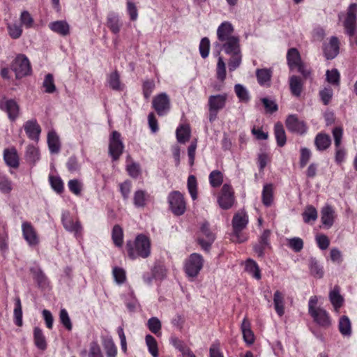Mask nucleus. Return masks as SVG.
<instances>
[{
	"label": "nucleus",
	"instance_id": "412c9836",
	"mask_svg": "<svg viewBox=\"0 0 357 357\" xmlns=\"http://www.w3.org/2000/svg\"><path fill=\"white\" fill-rule=\"evenodd\" d=\"M314 321L321 326L328 327L331 324L330 318L327 312L320 307H317V310L310 314Z\"/></svg>",
	"mask_w": 357,
	"mask_h": 357
},
{
	"label": "nucleus",
	"instance_id": "2eb2a0df",
	"mask_svg": "<svg viewBox=\"0 0 357 357\" xmlns=\"http://www.w3.org/2000/svg\"><path fill=\"white\" fill-rule=\"evenodd\" d=\"M234 27L229 22H222L217 29V36L218 43H222L225 40L231 39V38H236V36L233 34Z\"/></svg>",
	"mask_w": 357,
	"mask_h": 357
},
{
	"label": "nucleus",
	"instance_id": "79ce46f5",
	"mask_svg": "<svg viewBox=\"0 0 357 357\" xmlns=\"http://www.w3.org/2000/svg\"><path fill=\"white\" fill-rule=\"evenodd\" d=\"M123 229L122 228L116 225H114L112 232V237L114 243L117 247H121L123 244Z\"/></svg>",
	"mask_w": 357,
	"mask_h": 357
},
{
	"label": "nucleus",
	"instance_id": "c9c22d12",
	"mask_svg": "<svg viewBox=\"0 0 357 357\" xmlns=\"http://www.w3.org/2000/svg\"><path fill=\"white\" fill-rule=\"evenodd\" d=\"M245 271L255 279H261L260 269L254 260L248 259L245 261Z\"/></svg>",
	"mask_w": 357,
	"mask_h": 357
},
{
	"label": "nucleus",
	"instance_id": "774afa93",
	"mask_svg": "<svg viewBox=\"0 0 357 357\" xmlns=\"http://www.w3.org/2000/svg\"><path fill=\"white\" fill-rule=\"evenodd\" d=\"M155 89V83L153 80H146L143 84V94L146 99L150 98Z\"/></svg>",
	"mask_w": 357,
	"mask_h": 357
},
{
	"label": "nucleus",
	"instance_id": "5701e85b",
	"mask_svg": "<svg viewBox=\"0 0 357 357\" xmlns=\"http://www.w3.org/2000/svg\"><path fill=\"white\" fill-rule=\"evenodd\" d=\"M328 297L335 311L338 312L344 303V298L340 294V287L337 285L335 286L333 289L330 291Z\"/></svg>",
	"mask_w": 357,
	"mask_h": 357
},
{
	"label": "nucleus",
	"instance_id": "4c0bfd02",
	"mask_svg": "<svg viewBox=\"0 0 357 357\" xmlns=\"http://www.w3.org/2000/svg\"><path fill=\"white\" fill-rule=\"evenodd\" d=\"M309 268L313 276L318 278H321L324 276L323 268L315 258L311 257L310 259Z\"/></svg>",
	"mask_w": 357,
	"mask_h": 357
},
{
	"label": "nucleus",
	"instance_id": "c756f323",
	"mask_svg": "<svg viewBox=\"0 0 357 357\" xmlns=\"http://www.w3.org/2000/svg\"><path fill=\"white\" fill-rule=\"evenodd\" d=\"M177 141L181 144H185L190 139V128L188 125H181L176 131Z\"/></svg>",
	"mask_w": 357,
	"mask_h": 357
},
{
	"label": "nucleus",
	"instance_id": "864d4df0",
	"mask_svg": "<svg viewBox=\"0 0 357 357\" xmlns=\"http://www.w3.org/2000/svg\"><path fill=\"white\" fill-rule=\"evenodd\" d=\"M188 188L189 193L193 200L197 198V180L196 177L193 175H190L188 178Z\"/></svg>",
	"mask_w": 357,
	"mask_h": 357
},
{
	"label": "nucleus",
	"instance_id": "72a5a7b5",
	"mask_svg": "<svg viewBox=\"0 0 357 357\" xmlns=\"http://www.w3.org/2000/svg\"><path fill=\"white\" fill-rule=\"evenodd\" d=\"M33 338L36 346L41 350H45L47 348V342L45 337L43 331L38 327H36L33 331Z\"/></svg>",
	"mask_w": 357,
	"mask_h": 357
},
{
	"label": "nucleus",
	"instance_id": "cd10ccee",
	"mask_svg": "<svg viewBox=\"0 0 357 357\" xmlns=\"http://www.w3.org/2000/svg\"><path fill=\"white\" fill-rule=\"evenodd\" d=\"M289 87L291 93L299 97L303 91V82L300 77L293 75L289 78Z\"/></svg>",
	"mask_w": 357,
	"mask_h": 357
},
{
	"label": "nucleus",
	"instance_id": "f3484780",
	"mask_svg": "<svg viewBox=\"0 0 357 357\" xmlns=\"http://www.w3.org/2000/svg\"><path fill=\"white\" fill-rule=\"evenodd\" d=\"M63 227L68 231L74 232L75 235L82 230V225L79 221L74 222L70 215L68 211H64L61 217Z\"/></svg>",
	"mask_w": 357,
	"mask_h": 357
},
{
	"label": "nucleus",
	"instance_id": "bb28decb",
	"mask_svg": "<svg viewBox=\"0 0 357 357\" xmlns=\"http://www.w3.org/2000/svg\"><path fill=\"white\" fill-rule=\"evenodd\" d=\"M256 76L257 82L261 86H270L272 77V71L271 69H257L256 70Z\"/></svg>",
	"mask_w": 357,
	"mask_h": 357
},
{
	"label": "nucleus",
	"instance_id": "7ed1b4c3",
	"mask_svg": "<svg viewBox=\"0 0 357 357\" xmlns=\"http://www.w3.org/2000/svg\"><path fill=\"white\" fill-rule=\"evenodd\" d=\"M357 3H351L347 10V15L343 22L345 33L350 38H354L357 45Z\"/></svg>",
	"mask_w": 357,
	"mask_h": 357
},
{
	"label": "nucleus",
	"instance_id": "e2e57ef3",
	"mask_svg": "<svg viewBox=\"0 0 357 357\" xmlns=\"http://www.w3.org/2000/svg\"><path fill=\"white\" fill-rule=\"evenodd\" d=\"M319 96L324 105H327L333 97V90L330 87H326L319 91Z\"/></svg>",
	"mask_w": 357,
	"mask_h": 357
},
{
	"label": "nucleus",
	"instance_id": "9d476101",
	"mask_svg": "<svg viewBox=\"0 0 357 357\" xmlns=\"http://www.w3.org/2000/svg\"><path fill=\"white\" fill-rule=\"evenodd\" d=\"M218 202L222 209H229L233 206L234 202V192L229 185L225 184L222 186Z\"/></svg>",
	"mask_w": 357,
	"mask_h": 357
},
{
	"label": "nucleus",
	"instance_id": "58836bf2",
	"mask_svg": "<svg viewBox=\"0 0 357 357\" xmlns=\"http://www.w3.org/2000/svg\"><path fill=\"white\" fill-rule=\"evenodd\" d=\"M3 158L8 166L13 168L19 166L18 157L15 151L6 149L3 153Z\"/></svg>",
	"mask_w": 357,
	"mask_h": 357
},
{
	"label": "nucleus",
	"instance_id": "49530a36",
	"mask_svg": "<svg viewBox=\"0 0 357 357\" xmlns=\"http://www.w3.org/2000/svg\"><path fill=\"white\" fill-rule=\"evenodd\" d=\"M326 80L333 85L338 86L340 84V75L336 68L328 70L326 73Z\"/></svg>",
	"mask_w": 357,
	"mask_h": 357
},
{
	"label": "nucleus",
	"instance_id": "0eeeda50",
	"mask_svg": "<svg viewBox=\"0 0 357 357\" xmlns=\"http://www.w3.org/2000/svg\"><path fill=\"white\" fill-rule=\"evenodd\" d=\"M215 239V235L211 231L209 223L208 222H203L200 227V234L197 240L198 243L202 249L208 251Z\"/></svg>",
	"mask_w": 357,
	"mask_h": 357
},
{
	"label": "nucleus",
	"instance_id": "a878e982",
	"mask_svg": "<svg viewBox=\"0 0 357 357\" xmlns=\"http://www.w3.org/2000/svg\"><path fill=\"white\" fill-rule=\"evenodd\" d=\"M241 328L244 341L249 345L252 344L255 342V336L250 328V323L246 318L243 320Z\"/></svg>",
	"mask_w": 357,
	"mask_h": 357
},
{
	"label": "nucleus",
	"instance_id": "680f3d73",
	"mask_svg": "<svg viewBox=\"0 0 357 357\" xmlns=\"http://www.w3.org/2000/svg\"><path fill=\"white\" fill-rule=\"evenodd\" d=\"M112 273L116 283L121 284L126 281V272L123 268L115 267L113 268Z\"/></svg>",
	"mask_w": 357,
	"mask_h": 357
},
{
	"label": "nucleus",
	"instance_id": "bf43d9fd",
	"mask_svg": "<svg viewBox=\"0 0 357 357\" xmlns=\"http://www.w3.org/2000/svg\"><path fill=\"white\" fill-rule=\"evenodd\" d=\"M26 159L33 163H35L39 159L38 150L33 146H29L26 151Z\"/></svg>",
	"mask_w": 357,
	"mask_h": 357
},
{
	"label": "nucleus",
	"instance_id": "338daca9",
	"mask_svg": "<svg viewBox=\"0 0 357 357\" xmlns=\"http://www.w3.org/2000/svg\"><path fill=\"white\" fill-rule=\"evenodd\" d=\"M312 153L309 149L302 148L301 149V157H300V166L303 168L307 163L309 162L311 158Z\"/></svg>",
	"mask_w": 357,
	"mask_h": 357
},
{
	"label": "nucleus",
	"instance_id": "1a4fd4ad",
	"mask_svg": "<svg viewBox=\"0 0 357 357\" xmlns=\"http://www.w3.org/2000/svg\"><path fill=\"white\" fill-rule=\"evenodd\" d=\"M123 147L120 133L117 131H114L110 137L109 145V153L114 160L119 159L123 153Z\"/></svg>",
	"mask_w": 357,
	"mask_h": 357
},
{
	"label": "nucleus",
	"instance_id": "393cba45",
	"mask_svg": "<svg viewBox=\"0 0 357 357\" xmlns=\"http://www.w3.org/2000/svg\"><path fill=\"white\" fill-rule=\"evenodd\" d=\"M338 329L340 333L344 336L347 337H349L351 335V323L349 318L346 316H342L339 319L338 323Z\"/></svg>",
	"mask_w": 357,
	"mask_h": 357
},
{
	"label": "nucleus",
	"instance_id": "13d9d810",
	"mask_svg": "<svg viewBox=\"0 0 357 357\" xmlns=\"http://www.w3.org/2000/svg\"><path fill=\"white\" fill-rule=\"evenodd\" d=\"M217 77L221 81H223L226 77V66L222 56H219L218 60Z\"/></svg>",
	"mask_w": 357,
	"mask_h": 357
},
{
	"label": "nucleus",
	"instance_id": "c85d7f7f",
	"mask_svg": "<svg viewBox=\"0 0 357 357\" xmlns=\"http://www.w3.org/2000/svg\"><path fill=\"white\" fill-rule=\"evenodd\" d=\"M273 303L277 314L282 317L284 314V298L282 293L278 290L274 293Z\"/></svg>",
	"mask_w": 357,
	"mask_h": 357
},
{
	"label": "nucleus",
	"instance_id": "6e6552de",
	"mask_svg": "<svg viewBox=\"0 0 357 357\" xmlns=\"http://www.w3.org/2000/svg\"><path fill=\"white\" fill-rule=\"evenodd\" d=\"M11 68L15 72L17 79L29 75L31 71L29 61L22 54H20L15 58L12 63Z\"/></svg>",
	"mask_w": 357,
	"mask_h": 357
},
{
	"label": "nucleus",
	"instance_id": "f704fd0d",
	"mask_svg": "<svg viewBox=\"0 0 357 357\" xmlns=\"http://www.w3.org/2000/svg\"><path fill=\"white\" fill-rule=\"evenodd\" d=\"M287 59L288 65L291 69L301 63L300 54L296 48H291L288 51Z\"/></svg>",
	"mask_w": 357,
	"mask_h": 357
},
{
	"label": "nucleus",
	"instance_id": "f257e3e1",
	"mask_svg": "<svg viewBox=\"0 0 357 357\" xmlns=\"http://www.w3.org/2000/svg\"><path fill=\"white\" fill-rule=\"evenodd\" d=\"M215 47H220L225 54L230 56L228 61L229 71H234L240 66L242 61V54L238 37L231 38V39L220 43L216 42Z\"/></svg>",
	"mask_w": 357,
	"mask_h": 357
},
{
	"label": "nucleus",
	"instance_id": "2f4dec72",
	"mask_svg": "<svg viewBox=\"0 0 357 357\" xmlns=\"http://www.w3.org/2000/svg\"><path fill=\"white\" fill-rule=\"evenodd\" d=\"M47 143L50 152L57 153L60 150L59 139L56 133L54 131L50 132L47 135Z\"/></svg>",
	"mask_w": 357,
	"mask_h": 357
},
{
	"label": "nucleus",
	"instance_id": "f8f14e48",
	"mask_svg": "<svg viewBox=\"0 0 357 357\" xmlns=\"http://www.w3.org/2000/svg\"><path fill=\"white\" fill-rule=\"evenodd\" d=\"M0 109L8 114V118L11 121H15L19 115L20 107L13 99L1 100Z\"/></svg>",
	"mask_w": 357,
	"mask_h": 357
},
{
	"label": "nucleus",
	"instance_id": "9b49d317",
	"mask_svg": "<svg viewBox=\"0 0 357 357\" xmlns=\"http://www.w3.org/2000/svg\"><path fill=\"white\" fill-rule=\"evenodd\" d=\"M153 107L159 116L165 115L170 109V99L167 93H161L153 100Z\"/></svg>",
	"mask_w": 357,
	"mask_h": 357
},
{
	"label": "nucleus",
	"instance_id": "423d86ee",
	"mask_svg": "<svg viewBox=\"0 0 357 357\" xmlns=\"http://www.w3.org/2000/svg\"><path fill=\"white\" fill-rule=\"evenodd\" d=\"M168 202L172 212L176 215H183L186 209L184 198L178 191H174L168 196Z\"/></svg>",
	"mask_w": 357,
	"mask_h": 357
},
{
	"label": "nucleus",
	"instance_id": "473e14b6",
	"mask_svg": "<svg viewBox=\"0 0 357 357\" xmlns=\"http://www.w3.org/2000/svg\"><path fill=\"white\" fill-rule=\"evenodd\" d=\"M274 134L278 146L280 147L284 146L287 142V137L283 126L280 123H277L275 125Z\"/></svg>",
	"mask_w": 357,
	"mask_h": 357
},
{
	"label": "nucleus",
	"instance_id": "69168bd1",
	"mask_svg": "<svg viewBox=\"0 0 357 357\" xmlns=\"http://www.w3.org/2000/svg\"><path fill=\"white\" fill-rule=\"evenodd\" d=\"M50 182L52 188L58 193H61L63 190V184L61 179L57 176H50Z\"/></svg>",
	"mask_w": 357,
	"mask_h": 357
},
{
	"label": "nucleus",
	"instance_id": "aec40b11",
	"mask_svg": "<svg viewBox=\"0 0 357 357\" xmlns=\"http://www.w3.org/2000/svg\"><path fill=\"white\" fill-rule=\"evenodd\" d=\"M106 25L113 33L117 34L119 33L123 24L120 21L117 13L110 12L107 16Z\"/></svg>",
	"mask_w": 357,
	"mask_h": 357
},
{
	"label": "nucleus",
	"instance_id": "e433bc0d",
	"mask_svg": "<svg viewBox=\"0 0 357 357\" xmlns=\"http://www.w3.org/2000/svg\"><path fill=\"white\" fill-rule=\"evenodd\" d=\"M149 198L147 192L142 190H137L134 193L133 203L136 207H144Z\"/></svg>",
	"mask_w": 357,
	"mask_h": 357
},
{
	"label": "nucleus",
	"instance_id": "3c124183",
	"mask_svg": "<svg viewBox=\"0 0 357 357\" xmlns=\"http://www.w3.org/2000/svg\"><path fill=\"white\" fill-rule=\"evenodd\" d=\"M235 93L241 102H248L250 99L247 89L241 84H237L234 86Z\"/></svg>",
	"mask_w": 357,
	"mask_h": 357
},
{
	"label": "nucleus",
	"instance_id": "ea45409f",
	"mask_svg": "<svg viewBox=\"0 0 357 357\" xmlns=\"http://www.w3.org/2000/svg\"><path fill=\"white\" fill-rule=\"evenodd\" d=\"M273 200V186L271 184H266L264 186L262 191V202L266 206H269L271 205Z\"/></svg>",
	"mask_w": 357,
	"mask_h": 357
},
{
	"label": "nucleus",
	"instance_id": "6ab92c4d",
	"mask_svg": "<svg viewBox=\"0 0 357 357\" xmlns=\"http://www.w3.org/2000/svg\"><path fill=\"white\" fill-rule=\"evenodd\" d=\"M24 128L26 135L31 139L38 140L41 130L36 120L32 119L27 121L24 126Z\"/></svg>",
	"mask_w": 357,
	"mask_h": 357
},
{
	"label": "nucleus",
	"instance_id": "09e8293b",
	"mask_svg": "<svg viewBox=\"0 0 357 357\" xmlns=\"http://www.w3.org/2000/svg\"><path fill=\"white\" fill-rule=\"evenodd\" d=\"M303 220L308 223L311 220L314 221L317 218V211L312 206H308L303 213Z\"/></svg>",
	"mask_w": 357,
	"mask_h": 357
},
{
	"label": "nucleus",
	"instance_id": "7c9ffc66",
	"mask_svg": "<svg viewBox=\"0 0 357 357\" xmlns=\"http://www.w3.org/2000/svg\"><path fill=\"white\" fill-rule=\"evenodd\" d=\"M314 144L318 150L324 151L330 146L331 139L329 135L319 133L315 137Z\"/></svg>",
	"mask_w": 357,
	"mask_h": 357
},
{
	"label": "nucleus",
	"instance_id": "0e129e2a",
	"mask_svg": "<svg viewBox=\"0 0 357 357\" xmlns=\"http://www.w3.org/2000/svg\"><path fill=\"white\" fill-rule=\"evenodd\" d=\"M210 49V41L208 38L205 37L201 40L199 44V52L201 56L205 59L208 56Z\"/></svg>",
	"mask_w": 357,
	"mask_h": 357
},
{
	"label": "nucleus",
	"instance_id": "b1692460",
	"mask_svg": "<svg viewBox=\"0 0 357 357\" xmlns=\"http://www.w3.org/2000/svg\"><path fill=\"white\" fill-rule=\"evenodd\" d=\"M339 40L335 36L331 38L329 43L324 47V54L327 59H334L339 53Z\"/></svg>",
	"mask_w": 357,
	"mask_h": 357
},
{
	"label": "nucleus",
	"instance_id": "f03ea898",
	"mask_svg": "<svg viewBox=\"0 0 357 357\" xmlns=\"http://www.w3.org/2000/svg\"><path fill=\"white\" fill-rule=\"evenodd\" d=\"M126 249L128 256L134 259L138 257H148L151 254L149 239L143 234L138 235L134 242L128 241Z\"/></svg>",
	"mask_w": 357,
	"mask_h": 357
},
{
	"label": "nucleus",
	"instance_id": "a18cd8bd",
	"mask_svg": "<svg viewBox=\"0 0 357 357\" xmlns=\"http://www.w3.org/2000/svg\"><path fill=\"white\" fill-rule=\"evenodd\" d=\"M43 86L45 88V91L48 93H52L56 91V86L53 75L50 73L45 75Z\"/></svg>",
	"mask_w": 357,
	"mask_h": 357
},
{
	"label": "nucleus",
	"instance_id": "de8ad7c7",
	"mask_svg": "<svg viewBox=\"0 0 357 357\" xmlns=\"http://www.w3.org/2000/svg\"><path fill=\"white\" fill-rule=\"evenodd\" d=\"M209 181L211 185L214 187L220 186L223 181V175L218 170L212 171L209 175Z\"/></svg>",
	"mask_w": 357,
	"mask_h": 357
},
{
	"label": "nucleus",
	"instance_id": "ddd939ff",
	"mask_svg": "<svg viewBox=\"0 0 357 357\" xmlns=\"http://www.w3.org/2000/svg\"><path fill=\"white\" fill-rule=\"evenodd\" d=\"M22 234L30 246H36L39 243V237L36 229L28 222H24L22 225Z\"/></svg>",
	"mask_w": 357,
	"mask_h": 357
},
{
	"label": "nucleus",
	"instance_id": "4468645a",
	"mask_svg": "<svg viewBox=\"0 0 357 357\" xmlns=\"http://www.w3.org/2000/svg\"><path fill=\"white\" fill-rule=\"evenodd\" d=\"M227 98V96L226 94H218L209 97V111L211 113H214V118H216L218 112L225 106Z\"/></svg>",
	"mask_w": 357,
	"mask_h": 357
},
{
	"label": "nucleus",
	"instance_id": "603ef678",
	"mask_svg": "<svg viewBox=\"0 0 357 357\" xmlns=\"http://www.w3.org/2000/svg\"><path fill=\"white\" fill-rule=\"evenodd\" d=\"M8 31L9 36L13 39L19 38L22 33V29L21 25L16 23L8 24Z\"/></svg>",
	"mask_w": 357,
	"mask_h": 357
},
{
	"label": "nucleus",
	"instance_id": "20e7f679",
	"mask_svg": "<svg viewBox=\"0 0 357 357\" xmlns=\"http://www.w3.org/2000/svg\"><path fill=\"white\" fill-rule=\"evenodd\" d=\"M248 223V216L244 211H241L235 213L232 219L233 236L232 240L241 243L244 238H241V232L243 230Z\"/></svg>",
	"mask_w": 357,
	"mask_h": 357
},
{
	"label": "nucleus",
	"instance_id": "a19ab883",
	"mask_svg": "<svg viewBox=\"0 0 357 357\" xmlns=\"http://www.w3.org/2000/svg\"><path fill=\"white\" fill-rule=\"evenodd\" d=\"M107 82L110 88L115 91H121L123 88L120 82V77L116 71L112 73L107 79Z\"/></svg>",
	"mask_w": 357,
	"mask_h": 357
},
{
	"label": "nucleus",
	"instance_id": "8fccbe9b",
	"mask_svg": "<svg viewBox=\"0 0 357 357\" xmlns=\"http://www.w3.org/2000/svg\"><path fill=\"white\" fill-rule=\"evenodd\" d=\"M14 317L15 324L18 326H21L22 325V310L20 299L19 298L15 300Z\"/></svg>",
	"mask_w": 357,
	"mask_h": 357
},
{
	"label": "nucleus",
	"instance_id": "37998d69",
	"mask_svg": "<svg viewBox=\"0 0 357 357\" xmlns=\"http://www.w3.org/2000/svg\"><path fill=\"white\" fill-rule=\"evenodd\" d=\"M147 327L150 331L155 335L160 334L161 322L157 317H151L147 321Z\"/></svg>",
	"mask_w": 357,
	"mask_h": 357
},
{
	"label": "nucleus",
	"instance_id": "39448f33",
	"mask_svg": "<svg viewBox=\"0 0 357 357\" xmlns=\"http://www.w3.org/2000/svg\"><path fill=\"white\" fill-rule=\"evenodd\" d=\"M204 259L202 255L197 253H192L186 260L185 264V271L188 276L196 277L203 267Z\"/></svg>",
	"mask_w": 357,
	"mask_h": 357
},
{
	"label": "nucleus",
	"instance_id": "4d7b16f0",
	"mask_svg": "<svg viewBox=\"0 0 357 357\" xmlns=\"http://www.w3.org/2000/svg\"><path fill=\"white\" fill-rule=\"evenodd\" d=\"M288 246L294 252H298L303 248V241L299 237H294L288 239Z\"/></svg>",
	"mask_w": 357,
	"mask_h": 357
},
{
	"label": "nucleus",
	"instance_id": "a211bd4d",
	"mask_svg": "<svg viewBox=\"0 0 357 357\" xmlns=\"http://www.w3.org/2000/svg\"><path fill=\"white\" fill-rule=\"evenodd\" d=\"M335 212L330 205H326L321 211V220L323 225L327 229L331 228L335 221Z\"/></svg>",
	"mask_w": 357,
	"mask_h": 357
},
{
	"label": "nucleus",
	"instance_id": "5fc2aeb1",
	"mask_svg": "<svg viewBox=\"0 0 357 357\" xmlns=\"http://www.w3.org/2000/svg\"><path fill=\"white\" fill-rule=\"evenodd\" d=\"M12 190V182L5 175L0 174V191L9 193Z\"/></svg>",
	"mask_w": 357,
	"mask_h": 357
},
{
	"label": "nucleus",
	"instance_id": "4be33fe9",
	"mask_svg": "<svg viewBox=\"0 0 357 357\" xmlns=\"http://www.w3.org/2000/svg\"><path fill=\"white\" fill-rule=\"evenodd\" d=\"M48 26L53 32L61 36H66L70 34V26L65 20H57L50 22Z\"/></svg>",
	"mask_w": 357,
	"mask_h": 357
},
{
	"label": "nucleus",
	"instance_id": "c03bdc74",
	"mask_svg": "<svg viewBox=\"0 0 357 357\" xmlns=\"http://www.w3.org/2000/svg\"><path fill=\"white\" fill-rule=\"evenodd\" d=\"M146 345L149 348V352L153 357H158V344L155 339L151 335H147L145 337Z\"/></svg>",
	"mask_w": 357,
	"mask_h": 357
},
{
	"label": "nucleus",
	"instance_id": "6e6d98bb",
	"mask_svg": "<svg viewBox=\"0 0 357 357\" xmlns=\"http://www.w3.org/2000/svg\"><path fill=\"white\" fill-rule=\"evenodd\" d=\"M59 319L61 323L63 326L68 331H71L73 325L68 315V313L66 309H61L59 312Z\"/></svg>",
	"mask_w": 357,
	"mask_h": 357
},
{
	"label": "nucleus",
	"instance_id": "dca6fc26",
	"mask_svg": "<svg viewBox=\"0 0 357 357\" xmlns=\"http://www.w3.org/2000/svg\"><path fill=\"white\" fill-rule=\"evenodd\" d=\"M286 126L287 129L300 135L304 134L307 130V126L303 121L298 120L295 115H290L286 120Z\"/></svg>",
	"mask_w": 357,
	"mask_h": 357
},
{
	"label": "nucleus",
	"instance_id": "052dcab7",
	"mask_svg": "<svg viewBox=\"0 0 357 357\" xmlns=\"http://www.w3.org/2000/svg\"><path fill=\"white\" fill-rule=\"evenodd\" d=\"M104 348L106 351L107 357H115L117 354L116 347L113 341L110 339L106 340L104 342Z\"/></svg>",
	"mask_w": 357,
	"mask_h": 357
}]
</instances>
